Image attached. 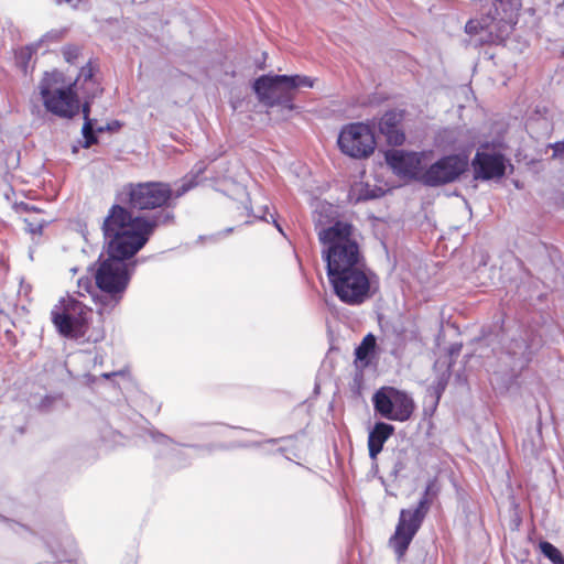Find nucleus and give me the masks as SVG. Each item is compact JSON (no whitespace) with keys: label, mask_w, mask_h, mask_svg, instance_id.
Here are the masks:
<instances>
[{"label":"nucleus","mask_w":564,"mask_h":564,"mask_svg":"<svg viewBox=\"0 0 564 564\" xmlns=\"http://www.w3.org/2000/svg\"><path fill=\"white\" fill-rule=\"evenodd\" d=\"M21 208L24 212L30 213L32 216H37L41 213V210L36 206L30 204H22Z\"/></svg>","instance_id":"24"},{"label":"nucleus","mask_w":564,"mask_h":564,"mask_svg":"<svg viewBox=\"0 0 564 564\" xmlns=\"http://www.w3.org/2000/svg\"><path fill=\"white\" fill-rule=\"evenodd\" d=\"M120 372H112V373H104L102 377L104 378H110L111 376H116V375H119Z\"/></svg>","instance_id":"28"},{"label":"nucleus","mask_w":564,"mask_h":564,"mask_svg":"<svg viewBox=\"0 0 564 564\" xmlns=\"http://www.w3.org/2000/svg\"><path fill=\"white\" fill-rule=\"evenodd\" d=\"M172 217L169 212L133 217L120 205L110 208L102 225L108 258L100 262L95 273L96 286L102 292L97 299L105 310L113 308L120 302L129 284L131 273L124 260L142 249L155 228Z\"/></svg>","instance_id":"1"},{"label":"nucleus","mask_w":564,"mask_h":564,"mask_svg":"<svg viewBox=\"0 0 564 564\" xmlns=\"http://www.w3.org/2000/svg\"><path fill=\"white\" fill-rule=\"evenodd\" d=\"M338 299L348 305H360L370 297V281L365 267L328 273Z\"/></svg>","instance_id":"6"},{"label":"nucleus","mask_w":564,"mask_h":564,"mask_svg":"<svg viewBox=\"0 0 564 564\" xmlns=\"http://www.w3.org/2000/svg\"><path fill=\"white\" fill-rule=\"evenodd\" d=\"M475 178H501L506 172V159L500 153L477 152L473 160Z\"/></svg>","instance_id":"14"},{"label":"nucleus","mask_w":564,"mask_h":564,"mask_svg":"<svg viewBox=\"0 0 564 564\" xmlns=\"http://www.w3.org/2000/svg\"><path fill=\"white\" fill-rule=\"evenodd\" d=\"M387 164L402 177L420 178L422 155L415 152H405L393 149L386 153Z\"/></svg>","instance_id":"13"},{"label":"nucleus","mask_w":564,"mask_h":564,"mask_svg":"<svg viewBox=\"0 0 564 564\" xmlns=\"http://www.w3.org/2000/svg\"><path fill=\"white\" fill-rule=\"evenodd\" d=\"M468 167V158L462 154L446 155L421 174V182L427 186H440L455 182Z\"/></svg>","instance_id":"11"},{"label":"nucleus","mask_w":564,"mask_h":564,"mask_svg":"<svg viewBox=\"0 0 564 564\" xmlns=\"http://www.w3.org/2000/svg\"><path fill=\"white\" fill-rule=\"evenodd\" d=\"M394 433V426L384 422H378L370 431L368 436L369 456L372 460L383 448L386 441Z\"/></svg>","instance_id":"16"},{"label":"nucleus","mask_w":564,"mask_h":564,"mask_svg":"<svg viewBox=\"0 0 564 564\" xmlns=\"http://www.w3.org/2000/svg\"><path fill=\"white\" fill-rule=\"evenodd\" d=\"M318 239L323 245L322 256L327 263V274L365 267L356 230L350 224L336 221L321 229Z\"/></svg>","instance_id":"2"},{"label":"nucleus","mask_w":564,"mask_h":564,"mask_svg":"<svg viewBox=\"0 0 564 564\" xmlns=\"http://www.w3.org/2000/svg\"><path fill=\"white\" fill-rule=\"evenodd\" d=\"M63 55L68 63H74L79 56V48L77 46H66L63 48Z\"/></svg>","instance_id":"21"},{"label":"nucleus","mask_w":564,"mask_h":564,"mask_svg":"<svg viewBox=\"0 0 564 564\" xmlns=\"http://www.w3.org/2000/svg\"><path fill=\"white\" fill-rule=\"evenodd\" d=\"M31 57V51L29 47L26 48H22L19 53V58L25 61V59H29Z\"/></svg>","instance_id":"26"},{"label":"nucleus","mask_w":564,"mask_h":564,"mask_svg":"<svg viewBox=\"0 0 564 564\" xmlns=\"http://www.w3.org/2000/svg\"><path fill=\"white\" fill-rule=\"evenodd\" d=\"M77 288H78L77 293L80 296H85L86 294L93 295V292L95 289L93 281L87 276L78 279Z\"/></svg>","instance_id":"20"},{"label":"nucleus","mask_w":564,"mask_h":564,"mask_svg":"<svg viewBox=\"0 0 564 564\" xmlns=\"http://www.w3.org/2000/svg\"><path fill=\"white\" fill-rule=\"evenodd\" d=\"M24 223L26 225V230L32 235H41L44 226L50 223V219L32 216L24 218Z\"/></svg>","instance_id":"17"},{"label":"nucleus","mask_w":564,"mask_h":564,"mask_svg":"<svg viewBox=\"0 0 564 564\" xmlns=\"http://www.w3.org/2000/svg\"><path fill=\"white\" fill-rule=\"evenodd\" d=\"M343 153L355 159L369 156L376 147L372 131L364 123H350L344 127L338 137Z\"/></svg>","instance_id":"10"},{"label":"nucleus","mask_w":564,"mask_h":564,"mask_svg":"<svg viewBox=\"0 0 564 564\" xmlns=\"http://www.w3.org/2000/svg\"><path fill=\"white\" fill-rule=\"evenodd\" d=\"M80 0H77V2H74V0H64V2L68 3L70 7L73 8H77V3L79 2ZM57 3H62L63 0H56Z\"/></svg>","instance_id":"27"},{"label":"nucleus","mask_w":564,"mask_h":564,"mask_svg":"<svg viewBox=\"0 0 564 564\" xmlns=\"http://www.w3.org/2000/svg\"><path fill=\"white\" fill-rule=\"evenodd\" d=\"M497 2H502L503 0H496Z\"/></svg>","instance_id":"30"},{"label":"nucleus","mask_w":564,"mask_h":564,"mask_svg":"<svg viewBox=\"0 0 564 564\" xmlns=\"http://www.w3.org/2000/svg\"><path fill=\"white\" fill-rule=\"evenodd\" d=\"M431 490L432 484L426 487L423 497L420 499L415 508L402 509L400 512L395 532L390 539V543L399 556L403 555L408 550L411 541L421 528L422 522L429 512L431 505L429 495Z\"/></svg>","instance_id":"7"},{"label":"nucleus","mask_w":564,"mask_h":564,"mask_svg":"<svg viewBox=\"0 0 564 564\" xmlns=\"http://www.w3.org/2000/svg\"><path fill=\"white\" fill-rule=\"evenodd\" d=\"M553 150L552 158L564 160V140L550 144Z\"/></svg>","instance_id":"22"},{"label":"nucleus","mask_w":564,"mask_h":564,"mask_svg":"<svg viewBox=\"0 0 564 564\" xmlns=\"http://www.w3.org/2000/svg\"><path fill=\"white\" fill-rule=\"evenodd\" d=\"M540 550L553 564H564L562 553L550 542H541Z\"/></svg>","instance_id":"19"},{"label":"nucleus","mask_w":564,"mask_h":564,"mask_svg":"<svg viewBox=\"0 0 564 564\" xmlns=\"http://www.w3.org/2000/svg\"><path fill=\"white\" fill-rule=\"evenodd\" d=\"M192 187V182L183 183L177 189L162 182L129 183L123 186L121 195L124 196L122 200L133 209H155L169 207L173 198L181 197Z\"/></svg>","instance_id":"3"},{"label":"nucleus","mask_w":564,"mask_h":564,"mask_svg":"<svg viewBox=\"0 0 564 564\" xmlns=\"http://www.w3.org/2000/svg\"><path fill=\"white\" fill-rule=\"evenodd\" d=\"M73 86L75 87L74 90L76 91V95H80L84 99L82 106L85 122L82 132L85 138L84 148H89L97 142V139L94 134L96 120L89 118L90 102L94 98L98 97L102 93L100 84L95 78V67L91 63H88L86 66L82 67L77 78L73 83Z\"/></svg>","instance_id":"8"},{"label":"nucleus","mask_w":564,"mask_h":564,"mask_svg":"<svg viewBox=\"0 0 564 564\" xmlns=\"http://www.w3.org/2000/svg\"><path fill=\"white\" fill-rule=\"evenodd\" d=\"M401 454L402 453L400 452L398 460L395 462L393 469H392V475L394 477H397L405 468V464L402 460Z\"/></svg>","instance_id":"23"},{"label":"nucleus","mask_w":564,"mask_h":564,"mask_svg":"<svg viewBox=\"0 0 564 564\" xmlns=\"http://www.w3.org/2000/svg\"><path fill=\"white\" fill-rule=\"evenodd\" d=\"M314 79L304 75H263L253 84L254 93L267 107L282 106L293 109L294 93L297 88H312Z\"/></svg>","instance_id":"4"},{"label":"nucleus","mask_w":564,"mask_h":564,"mask_svg":"<svg viewBox=\"0 0 564 564\" xmlns=\"http://www.w3.org/2000/svg\"><path fill=\"white\" fill-rule=\"evenodd\" d=\"M520 348H524V349H527V345H525L523 341H521V343H520Z\"/></svg>","instance_id":"29"},{"label":"nucleus","mask_w":564,"mask_h":564,"mask_svg":"<svg viewBox=\"0 0 564 564\" xmlns=\"http://www.w3.org/2000/svg\"><path fill=\"white\" fill-rule=\"evenodd\" d=\"M373 409L381 417L404 422L414 411L412 398L393 387H382L372 397Z\"/></svg>","instance_id":"9"},{"label":"nucleus","mask_w":564,"mask_h":564,"mask_svg":"<svg viewBox=\"0 0 564 564\" xmlns=\"http://www.w3.org/2000/svg\"><path fill=\"white\" fill-rule=\"evenodd\" d=\"M57 74H45L39 85L40 95L45 109L65 119H70L79 113L82 102L76 95L73 84L67 87L57 86Z\"/></svg>","instance_id":"5"},{"label":"nucleus","mask_w":564,"mask_h":564,"mask_svg":"<svg viewBox=\"0 0 564 564\" xmlns=\"http://www.w3.org/2000/svg\"><path fill=\"white\" fill-rule=\"evenodd\" d=\"M90 311L80 302L68 300L61 313L53 312V322L58 332L72 338L84 335Z\"/></svg>","instance_id":"12"},{"label":"nucleus","mask_w":564,"mask_h":564,"mask_svg":"<svg viewBox=\"0 0 564 564\" xmlns=\"http://www.w3.org/2000/svg\"><path fill=\"white\" fill-rule=\"evenodd\" d=\"M402 113L395 110L386 112L379 121V131L386 135L390 144L400 145L405 140L400 129Z\"/></svg>","instance_id":"15"},{"label":"nucleus","mask_w":564,"mask_h":564,"mask_svg":"<svg viewBox=\"0 0 564 564\" xmlns=\"http://www.w3.org/2000/svg\"><path fill=\"white\" fill-rule=\"evenodd\" d=\"M376 337L372 334H368L364 337L361 344L356 349L357 359L364 360L375 349Z\"/></svg>","instance_id":"18"},{"label":"nucleus","mask_w":564,"mask_h":564,"mask_svg":"<svg viewBox=\"0 0 564 564\" xmlns=\"http://www.w3.org/2000/svg\"><path fill=\"white\" fill-rule=\"evenodd\" d=\"M465 31L469 34L476 33L477 25L474 23V21H468L465 25Z\"/></svg>","instance_id":"25"}]
</instances>
